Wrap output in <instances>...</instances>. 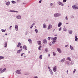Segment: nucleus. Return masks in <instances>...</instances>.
I'll list each match as a JSON object with an SVG mask.
<instances>
[{
  "label": "nucleus",
  "instance_id": "f257e3e1",
  "mask_svg": "<svg viewBox=\"0 0 78 78\" xmlns=\"http://www.w3.org/2000/svg\"><path fill=\"white\" fill-rule=\"evenodd\" d=\"M51 39L53 41V42H52L53 44H54V42H56V40L57 39V37H55L54 38H51Z\"/></svg>",
  "mask_w": 78,
  "mask_h": 78
},
{
  "label": "nucleus",
  "instance_id": "f03ea898",
  "mask_svg": "<svg viewBox=\"0 0 78 78\" xmlns=\"http://www.w3.org/2000/svg\"><path fill=\"white\" fill-rule=\"evenodd\" d=\"M54 16L55 17H57L60 16H61V14L58 13H56L55 14Z\"/></svg>",
  "mask_w": 78,
  "mask_h": 78
},
{
  "label": "nucleus",
  "instance_id": "7ed1b4c3",
  "mask_svg": "<svg viewBox=\"0 0 78 78\" xmlns=\"http://www.w3.org/2000/svg\"><path fill=\"white\" fill-rule=\"evenodd\" d=\"M72 8L74 9H78V7L76 6V5H73L72 6Z\"/></svg>",
  "mask_w": 78,
  "mask_h": 78
},
{
  "label": "nucleus",
  "instance_id": "20e7f679",
  "mask_svg": "<svg viewBox=\"0 0 78 78\" xmlns=\"http://www.w3.org/2000/svg\"><path fill=\"white\" fill-rule=\"evenodd\" d=\"M58 4L59 5H61V6H64V4L63 3L61 2H58Z\"/></svg>",
  "mask_w": 78,
  "mask_h": 78
},
{
  "label": "nucleus",
  "instance_id": "39448f33",
  "mask_svg": "<svg viewBox=\"0 0 78 78\" xmlns=\"http://www.w3.org/2000/svg\"><path fill=\"white\" fill-rule=\"evenodd\" d=\"M56 66H55L54 67L53 70L54 72H56Z\"/></svg>",
  "mask_w": 78,
  "mask_h": 78
},
{
  "label": "nucleus",
  "instance_id": "423d86ee",
  "mask_svg": "<svg viewBox=\"0 0 78 78\" xmlns=\"http://www.w3.org/2000/svg\"><path fill=\"white\" fill-rule=\"evenodd\" d=\"M51 27H52V26H51V25H49L48 27V29L50 30V29L51 28Z\"/></svg>",
  "mask_w": 78,
  "mask_h": 78
},
{
  "label": "nucleus",
  "instance_id": "0eeeda50",
  "mask_svg": "<svg viewBox=\"0 0 78 78\" xmlns=\"http://www.w3.org/2000/svg\"><path fill=\"white\" fill-rule=\"evenodd\" d=\"M43 42L44 44H47V40L45 39H44L43 41Z\"/></svg>",
  "mask_w": 78,
  "mask_h": 78
},
{
  "label": "nucleus",
  "instance_id": "6e6552de",
  "mask_svg": "<svg viewBox=\"0 0 78 78\" xmlns=\"http://www.w3.org/2000/svg\"><path fill=\"white\" fill-rule=\"evenodd\" d=\"M6 70V68H4L3 70H2L1 72V73H3V72H4L5 70Z\"/></svg>",
  "mask_w": 78,
  "mask_h": 78
},
{
  "label": "nucleus",
  "instance_id": "1a4fd4ad",
  "mask_svg": "<svg viewBox=\"0 0 78 78\" xmlns=\"http://www.w3.org/2000/svg\"><path fill=\"white\" fill-rule=\"evenodd\" d=\"M27 46L24 45L23 46V48L24 50H27Z\"/></svg>",
  "mask_w": 78,
  "mask_h": 78
},
{
  "label": "nucleus",
  "instance_id": "9d476101",
  "mask_svg": "<svg viewBox=\"0 0 78 78\" xmlns=\"http://www.w3.org/2000/svg\"><path fill=\"white\" fill-rule=\"evenodd\" d=\"M57 50L59 53H61V50L59 48H58Z\"/></svg>",
  "mask_w": 78,
  "mask_h": 78
},
{
  "label": "nucleus",
  "instance_id": "9b49d317",
  "mask_svg": "<svg viewBox=\"0 0 78 78\" xmlns=\"http://www.w3.org/2000/svg\"><path fill=\"white\" fill-rule=\"evenodd\" d=\"M15 29L16 31H17V30H18V26H17V25H16Z\"/></svg>",
  "mask_w": 78,
  "mask_h": 78
},
{
  "label": "nucleus",
  "instance_id": "f8f14e48",
  "mask_svg": "<svg viewBox=\"0 0 78 78\" xmlns=\"http://www.w3.org/2000/svg\"><path fill=\"white\" fill-rule=\"evenodd\" d=\"M6 4L7 6H9L10 4V2H6Z\"/></svg>",
  "mask_w": 78,
  "mask_h": 78
},
{
  "label": "nucleus",
  "instance_id": "ddd939ff",
  "mask_svg": "<svg viewBox=\"0 0 78 78\" xmlns=\"http://www.w3.org/2000/svg\"><path fill=\"white\" fill-rule=\"evenodd\" d=\"M43 27L44 28H47V27L46 26V25H45V23H44L43 25Z\"/></svg>",
  "mask_w": 78,
  "mask_h": 78
},
{
  "label": "nucleus",
  "instance_id": "4468645a",
  "mask_svg": "<svg viewBox=\"0 0 78 78\" xmlns=\"http://www.w3.org/2000/svg\"><path fill=\"white\" fill-rule=\"evenodd\" d=\"M61 25H62V23H61V22H60L58 23V27H60L61 26Z\"/></svg>",
  "mask_w": 78,
  "mask_h": 78
},
{
  "label": "nucleus",
  "instance_id": "2eb2a0df",
  "mask_svg": "<svg viewBox=\"0 0 78 78\" xmlns=\"http://www.w3.org/2000/svg\"><path fill=\"white\" fill-rule=\"evenodd\" d=\"M37 43L38 44V45H40L42 44V42L41 41H37Z\"/></svg>",
  "mask_w": 78,
  "mask_h": 78
},
{
  "label": "nucleus",
  "instance_id": "dca6fc26",
  "mask_svg": "<svg viewBox=\"0 0 78 78\" xmlns=\"http://www.w3.org/2000/svg\"><path fill=\"white\" fill-rule=\"evenodd\" d=\"M16 73H18V74H20V70H17L16 71Z\"/></svg>",
  "mask_w": 78,
  "mask_h": 78
},
{
  "label": "nucleus",
  "instance_id": "f3484780",
  "mask_svg": "<svg viewBox=\"0 0 78 78\" xmlns=\"http://www.w3.org/2000/svg\"><path fill=\"white\" fill-rule=\"evenodd\" d=\"M75 41H78V38L77 37V36H75Z\"/></svg>",
  "mask_w": 78,
  "mask_h": 78
},
{
  "label": "nucleus",
  "instance_id": "a211bd4d",
  "mask_svg": "<svg viewBox=\"0 0 78 78\" xmlns=\"http://www.w3.org/2000/svg\"><path fill=\"white\" fill-rule=\"evenodd\" d=\"M10 12H18V11L14 10H10Z\"/></svg>",
  "mask_w": 78,
  "mask_h": 78
},
{
  "label": "nucleus",
  "instance_id": "6ab92c4d",
  "mask_svg": "<svg viewBox=\"0 0 78 78\" xmlns=\"http://www.w3.org/2000/svg\"><path fill=\"white\" fill-rule=\"evenodd\" d=\"M28 41L30 43V44H32V41H31V39H29L28 40Z\"/></svg>",
  "mask_w": 78,
  "mask_h": 78
},
{
  "label": "nucleus",
  "instance_id": "aec40b11",
  "mask_svg": "<svg viewBox=\"0 0 78 78\" xmlns=\"http://www.w3.org/2000/svg\"><path fill=\"white\" fill-rule=\"evenodd\" d=\"M1 31L2 32H5V31H6V30H3V29H2Z\"/></svg>",
  "mask_w": 78,
  "mask_h": 78
},
{
  "label": "nucleus",
  "instance_id": "412c9836",
  "mask_svg": "<svg viewBox=\"0 0 78 78\" xmlns=\"http://www.w3.org/2000/svg\"><path fill=\"white\" fill-rule=\"evenodd\" d=\"M39 58L40 59H42V55H41L40 56Z\"/></svg>",
  "mask_w": 78,
  "mask_h": 78
},
{
  "label": "nucleus",
  "instance_id": "4be33fe9",
  "mask_svg": "<svg viewBox=\"0 0 78 78\" xmlns=\"http://www.w3.org/2000/svg\"><path fill=\"white\" fill-rule=\"evenodd\" d=\"M4 59V57L0 56V59Z\"/></svg>",
  "mask_w": 78,
  "mask_h": 78
},
{
  "label": "nucleus",
  "instance_id": "5701e85b",
  "mask_svg": "<svg viewBox=\"0 0 78 78\" xmlns=\"http://www.w3.org/2000/svg\"><path fill=\"white\" fill-rule=\"evenodd\" d=\"M7 43L5 42V44L4 45V47H7Z\"/></svg>",
  "mask_w": 78,
  "mask_h": 78
},
{
  "label": "nucleus",
  "instance_id": "b1692460",
  "mask_svg": "<svg viewBox=\"0 0 78 78\" xmlns=\"http://www.w3.org/2000/svg\"><path fill=\"white\" fill-rule=\"evenodd\" d=\"M67 59L69 61H71V59H70V57L68 58Z\"/></svg>",
  "mask_w": 78,
  "mask_h": 78
},
{
  "label": "nucleus",
  "instance_id": "393cba45",
  "mask_svg": "<svg viewBox=\"0 0 78 78\" xmlns=\"http://www.w3.org/2000/svg\"><path fill=\"white\" fill-rule=\"evenodd\" d=\"M64 61H65V58H63V59H62L61 60V62H64Z\"/></svg>",
  "mask_w": 78,
  "mask_h": 78
},
{
  "label": "nucleus",
  "instance_id": "a878e982",
  "mask_svg": "<svg viewBox=\"0 0 78 78\" xmlns=\"http://www.w3.org/2000/svg\"><path fill=\"white\" fill-rule=\"evenodd\" d=\"M35 32H36V33H37V29H35Z\"/></svg>",
  "mask_w": 78,
  "mask_h": 78
},
{
  "label": "nucleus",
  "instance_id": "bb28decb",
  "mask_svg": "<svg viewBox=\"0 0 78 78\" xmlns=\"http://www.w3.org/2000/svg\"><path fill=\"white\" fill-rule=\"evenodd\" d=\"M69 34H72V30H69Z\"/></svg>",
  "mask_w": 78,
  "mask_h": 78
},
{
  "label": "nucleus",
  "instance_id": "cd10ccee",
  "mask_svg": "<svg viewBox=\"0 0 78 78\" xmlns=\"http://www.w3.org/2000/svg\"><path fill=\"white\" fill-rule=\"evenodd\" d=\"M41 46H39L38 48V49L39 50H41Z\"/></svg>",
  "mask_w": 78,
  "mask_h": 78
},
{
  "label": "nucleus",
  "instance_id": "c85d7f7f",
  "mask_svg": "<svg viewBox=\"0 0 78 78\" xmlns=\"http://www.w3.org/2000/svg\"><path fill=\"white\" fill-rule=\"evenodd\" d=\"M17 19H20V16H19L16 17Z\"/></svg>",
  "mask_w": 78,
  "mask_h": 78
},
{
  "label": "nucleus",
  "instance_id": "c756f323",
  "mask_svg": "<svg viewBox=\"0 0 78 78\" xmlns=\"http://www.w3.org/2000/svg\"><path fill=\"white\" fill-rule=\"evenodd\" d=\"M12 3H16V2H15V1H12Z\"/></svg>",
  "mask_w": 78,
  "mask_h": 78
},
{
  "label": "nucleus",
  "instance_id": "7c9ffc66",
  "mask_svg": "<svg viewBox=\"0 0 78 78\" xmlns=\"http://www.w3.org/2000/svg\"><path fill=\"white\" fill-rule=\"evenodd\" d=\"M20 47V43H19L17 45V47Z\"/></svg>",
  "mask_w": 78,
  "mask_h": 78
},
{
  "label": "nucleus",
  "instance_id": "2f4dec72",
  "mask_svg": "<svg viewBox=\"0 0 78 78\" xmlns=\"http://www.w3.org/2000/svg\"><path fill=\"white\" fill-rule=\"evenodd\" d=\"M76 71V69H74V71H73V73H75Z\"/></svg>",
  "mask_w": 78,
  "mask_h": 78
},
{
  "label": "nucleus",
  "instance_id": "473e14b6",
  "mask_svg": "<svg viewBox=\"0 0 78 78\" xmlns=\"http://www.w3.org/2000/svg\"><path fill=\"white\" fill-rule=\"evenodd\" d=\"M53 55L54 56H56V53L55 52H53Z\"/></svg>",
  "mask_w": 78,
  "mask_h": 78
},
{
  "label": "nucleus",
  "instance_id": "72a5a7b5",
  "mask_svg": "<svg viewBox=\"0 0 78 78\" xmlns=\"http://www.w3.org/2000/svg\"><path fill=\"white\" fill-rule=\"evenodd\" d=\"M70 47L71 48V50H72V49H73V47L72 46L70 45Z\"/></svg>",
  "mask_w": 78,
  "mask_h": 78
},
{
  "label": "nucleus",
  "instance_id": "f704fd0d",
  "mask_svg": "<svg viewBox=\"0 0 78 78\" xmlns=\"http://www.w3.org/2000/svg\"><path fill=\"white\" fill-rule=\"evenodd\" d=\"M67 1V0H63V2L65 3Z\"/></svg>",
  "mask_w": 78,
  "mask_h": 78
},
{
  "label": "nucleus",
  "instance_id": "c9c22d12",
  "mask_svg": "<svg viewBox=\"0 0 78 78\" xmlns=\"http://www.w3.org/2000/svg\"><path fill=\"white\" fill-rule=\"evenodd\" d=\"M23 55H25V53H22L21 54V56H23Z\"/></svg>",
  "mask_w": 78,
  "mask_h": 78
},
{
  "label": "nucleus",
  "instance_id": "e433bc0d",
  "mask_svg": "<svg viewBox=\"0 0 78 78\" xmlns=\"http://www.w3.org/2000/svg\"><path fill=\"white\" fill-rule=\"evenodd\" d=\"M64 30L65 31H67V29H66V28H64Z\"/></svg>",
  "mask_w": 78,
  "mask_h": 78
},
{
  "label": "nucleus",
  "instance_id": "4c0bfd02",
  "mask_svg": "<svg viewBox=\"0 0 78 78\" xmlns=\"http://www.w3.org/2000/svg\"><path fill=\"white\" fill-rule=\"evenodd\" d=\"M17 53H20V50H19L18 51H17Z\"/></svg>",
  "mask_w": 78,
  "mask_h": 78
},
{
  "label": "nucleus",
  "instance_id": "58836bf2",
  "mask_svg": "<svg viewBox=\"0 0 78 78\" xmlns=\"http://www.w3.org/2000/svg\"><path fill=\"white\" fill-rule=\"evenodd\" d=\"M41 2H42V0H40L39 2V3H41Z\"/></svg>",
  "mask_w": 78,
  "mask_h": 78
},
{
  "label": "nucleus",
  "instance_id": "ea45409f",
  "mask_svg": "<svg viewBox=\"0 0 78 78\" xmlns=\"http://www.w3.org/2000/svg\"><path fill=\"white\" fill-rule=\"evenodd\" d=\"M65 19H66V20H68V18H67V16L66 17Z\"/></svg>",
  "mask_w": 78,
  "mask_h": 78
},
{
  "label": "nucleus",
  "instance_id": "a19ab883",
  "mask_svg": "<svg viewBox=\"0 0 78 78\" xmlns=\"http://www.w3.org/2000/svg\"><path fill=\"white\" fill-rule=\"evenodd\" d=\"M45 51L46 52H47V51H48V49H46Z\"/></svg>",
  "mask_w": 78,
  "mask_h": 78
},
{
  "label": "nucleus",
  "instance_id": "79ce46f5",
  "mask_svg": "<svg viewBox=\"0 0 78 78\" xmlns=\"http://www.w3.org/2000/svg\"><path fill=\"white\" fill-rule=\"evenodd\" d=\"M33 26H31L30 27V28H31H31H33Z\"/></svg>",
  "mask_w": 78,
  "mask_h": 78
},
{
  "label": "nucleus",
  "instance_id": "37998d69",
  "mask_svg": "<svg viewBox=\"0 0 78 78\" xmlns=\"http://www.w3.org/2000/svg\"><path fill=\"white\" fill-rule=\"evenodd\" d=\"M59 31H61V28L60 27L59 30Z\"/></svg>",
  "mask_w": 78,
  "mask_h": 78
},
{
  "label": "nucleus",
  "instance_id": "c03bdc74",
  "mask_svg": "<svg viewBox=\"0 0 78 78\" xmlns=\"http://www.w3.org/2000/svg\"><path fill=\"white\" fill-rule=\"evenodd\" d=\"M66 72H67V73L68 74L69 73V71L67 70L66 71Z\"/></svg>",
  "mask_w": 78,
  "mask_h": 78
},
{
  "label": "nucleus",
  "instance_id": "a18cd8bd",
  "mask_svg": "<svg viewBox=\"0 0 78 78\" xmlns=\"http://www.w3.org/2000/svg\"><path fill=\"white\" fill-rule=\"evenodd\" d=\"M48 40H50V37H48Z\"/></svg>",
  "mask_w": 78,
  "mask_h": 78
},
{
  "label": "nucleus",
  "instance_id": "49530a36",
  "mask_svg": "<svg viewBox=\"0 0 78 78\" xmlns=\"http://www.w3.org/2000/svg\"><path fill=\"white\" fill-rule=\"evenodd\" d=\"M51 6H52L53 5V3H51L50 4Z\"/></svg>",
  "mask_w": 78,
  "mask_h": 78
},
{
  "label": "nucleus",
  "instance_id": "de8ad7c7",
  "mask_svg": "<svg viewBox=\"0 0 78 78\" xmlns=\"http://www.w3.org/2000/svg\"><path fill=\"white\" fill-rule=\"evenodd\" d=\"M51 75H53V72H51Z\"/></svg>",
  "mask_w": 78,
  "mask_h": 78
},
{
  "label": "nucleus",
  "instance_id": "09e8293b",
  "mask_svg": "<svg viewBox=\"0 0 78 78\" xmlns=\"http://www.w3.org/2000/svg\"><path fill=\"white\" fill-rule=\"evenodd\" d=\"M2 68L0 69V71H2Z\"/></svg>",
  "mask_w": 78,
  "mask_h": 78
},
{
  "label": "nucleus",
  "instance_id": "8fccbe9b",
  "mask_svg": "<svg viewBox=\"0 0 78 78\" xmlns=\"http://www.w3.org/2000/svg\"><path fill=\"white\" fill-rule=\"evenodd\" d=\"M48 56L49 57H50V55L48 54Z\"/></svg>",
  "mask_w": 78,
  "mask_h": 78
},
{
  "label": "nucleus",
  "instance_id": "3c124183",
  "mask_svg": "<svg viewBox=\"0 0 78 78\" xmlns=\"http://www.w3.org/2000/svg\"><path fill=\"white\" fill-rule=\"evenodd\" d=\"M48 69L49 70H50V67H48Z\"/></svg>",
  "mask_w": 78,
  "mask_h": 78
},
{
  "label": "nucleus",
  "instance_id": "603ef678",
  "mask_svg": "<svg viewBox=\"0 0 78 78\" xmlns=\"http://www.w3.org/2000/svg\"><path fill=\"white\" fill-rule=\"evenodd\" d=\"M34 78H38L37 77V76H35V77H34Z\"/></svg>",
  "mask_w": 78,
  "mask_h": 78
},
{
  "label": "nucleus",
  "instance_id": "864d4df0",
  "mask_svg": "<svg viewBox=\"0 0 78 78\" xmlns=\"http://www.w3.org/2000/svg\"><path fill=\"white\" fill-rule=\"evenodd\" d=\"M10 28H12V26H10Z\"/></svg>",
  "mask_w": 78,
  "mask_h": 78
},
{
  "label": "nucleus",
  "instance_id": "5fc2aeb1",
  "mask_svg": "<svg viewBox=\"0 0 78 78\" xmlns=\"http://www.w3.org/2000/svg\"><path fill=\"white\" fill-rule=\"evenodd\" d=\"M65 47H68V45H66V46H65Z\"/></svg>",
  "mask_w": 78,
  "mask_h": 78
},
{
  "label": "nucleus",
  "instance_id": "6e6d98bb",
  "mask_svg": "<svg viewBox=\"0 0 78 78\" xmlns=\"http://www.w3.org/2000/svg\"><path fill=\"white\" fill-rule=\"evenodd\" d=\"M5 35H7V34H5Z\"/></svg>",
  "mask_w": 78,
  "mask_h": 78
},
{
  "label": "nucleus",
  "instance_id": "4d7b16f0",
  "mask_svg": "<svg viewBox=\"0 0 78 78\" xmlns=\"http://www.w3.org/2000/svg\"><path fill=\"white\" fill-rule=\"evenodd\" d=\"M22 46H20V48H22Z\"/></svg>",
  "mask_w": 78,
  "mask_h": 78
},
{
  "label": "nucleus",
  "instance_id": "13d9d810",
  "mask_svg": "<svg viewBox=\"0 0 78 78\" xmlns=\"http://www.w3.org/2000/svg\"><path fill=\"white\" fill-rule=\"evenodd\" d=\"M22 51V49H21V50H20V51Z\"/></svg>",
  "mask_w": 78,
  "mask_h": 78
},
{
  "label": "nucleus",
  "instance_id": "bf43d9fd",
  "mask_svg": "<svg viewBox=\"0 0 78 78\" xmlns=\"http://www.w3.org/2000/svg\"><path fill=\"white\" fill-rule=\"evenodd\" d=\"M20 45H21V44H20Z\"/></svg>",
  "mask_w": 78,
  "mask_h": 78
},
{
  "label": "nucleus",
  "instance_id": "052dcab7",
  "mask_svg": "<svg viewBox=\"0 0 78 78\" xmlns=\"http://www.w3.org/2000/svg\"><path fill=\"white\" fill-rule=\"evenodd\" d=\"M66 24H69V23H66Z\"/></svg>",
  "mask_w": 78,
  "mask_h": 78
},
{
  "label": "nucleus",
  "instance_id": "680f3d73",
  "mask_svg": "<svg viewBox=\"0 0 78 78\" xmlns=\"http://www.w3.org/2000/svg\"><path fill=\"white\" fill-rule=\"evenodd\" d=\"M30 51H28V53H30Z\"/></svg>",
  "mask_w": 78,
  "mask_h": 78
},
{
  "label": "nucleus",
  "instance_id": "e2e57ef3",
  "mask_svg": "<svg viewBox=\"0 0 78 78\" xmlns=\"http://www.w3.org/2000/svg\"><path fill=\"white\" fill-rule=\"evenodd\" d=\"M13 75H14V73H13Z\"/></svg>",
  "mask_w": 78,
  "mask_h": 78
},
{
  "label": "nucleus",
  "instance_id": "0e129e2a",
  "mask_svg": "<svg viewBox=\"0 0 78 78\" xmlns=\"http://www.w3.org/2000/svg\"><path fill=\"white\" fill-rule=\"evenodd\" d=\"M2 78H4V77H3Z\"/></svg>",
  "mask_w": 78,
  "mask_h": 78
}]
</instances>
